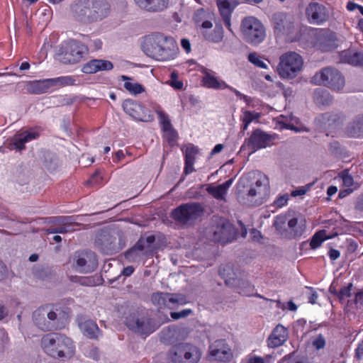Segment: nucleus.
I'll use <instances>...</instances> for the list:
<instances>
[{"instance_id": "1", "label": "nucleus", "mask_w": 363, "mask_h": 363, "mask_svg": "<svg viewBox=\"0 0 363 363\" xmlns=\"http://www.w3.org/2000/svg\"><path fill=\"white\" fill-rule=\"evenodd\" d=\"M141 48L147 56L160 62L174 60L179 54V47L174 39L160 33L144 37Z\"/></svg>"}, {"instance_id": "2", "label": "nucleus", "mask_w": 363, "mask_h": 363, "mask_svg": "<svg viewBox=\"0 0 363 363\" xmlns=\"http://www.w3.org/2000/svg\"><path fill=\"white\" fill-rule=\"evenodd\" d=\"M45 352L54 357L70 358L75 352L73 342L68 337L60 333H51L42 339Z\"/></svg>"}, {"instance_id": "3", "label": "nucleus", "mask_w": 363, "mask_h": 363, "mask_svg": "<svg viewBox=\"0 0 363 363\" xmlns=\"http://www.w3.org/2000/svg\"><path fill=\"white\" fill-rule=\"evenodd\" d=\"M274 225L283 237L289 239L301 237L306 230V220L300 215L277 216Z\"/></svg>"}, {"instance_id": "4", "label": "nucleus", "mask_w": 363, "mask_h": 363, "mask_svg": "<svg viewBox=\"0 0 363 363\" xmlns=\"http://www.w3.org/2000/svg\"><path fill=\"white\" fill-rule=\"evenodd\" d=\"M87 47L76 40L69 39L60 44L57 50L58 60L64 64H76L87 54Z\"/></svg>"}, {"instance_id": "5", "label": "nucleus", "mask_w": 363, "mask_h": 363, "mask_svg": "<svg viewBox=\"0 0 363 363\" xmlns=\"http://www.w3.org/2000/svg\"><path fill=\"white\" fill-rule=\"evenodd\" d=\"M303 60L295 52H288L281 55L277 65V72L281 78L292 79L302 71Z\"/></svg>"}, {"instance_id": "6", "label": "nucleus", "mask_w": 363, "mask_h": 363, "mask_svg": "<svg viewBox=\"0 0 363 363\" xmlns=\"http://www.w3.org/2000/svg\"><path fill=\"white\" fill-rule=\"evenodd\" d=\"M272 22L277 35H284L291 42L299 39L300 27L298 24L295 23L293 17L278 13L273 16Z\"/></svg>"}, {"instance_id": "7", "label": "nucleus", "mask_w": 363, "mask_h": 363, "mask_svg": "<svg viewBox=\"0 0 363 363\" xmlns=\"http://www.w3.org/2000/svg\"><path fill=\"white\" fill-rule=\"evenodd\" d=\"M249 177L255 179L247 191V199L252 205L259 206L264 203L268 196L269 180L266 175L253 172L249 174Z\"/></svg>"}, {"instance_id": "8", "label": "nucleus", "mask_w": 363, "mask_h": 363, "mask_svg": "<svg viewBox=\"0 0 363 363\" xmlns=\"http://www.w3.org/2000/svg\"><path fill=\"white\" fill-rule=\"evenodd\" d=\"M169 357L174 363H198L201 352L193 344L180 342L172 347Z\"/></svg>"}, {"instance_id": "9", "label": "nucleus", "mask_w": 363, "mask_h": 363, "mask_svg": "<svg viewBox=\"0 0 363 363\" xmlns=\"http://www.w3.org/2000/svg\"><path fill=\"white\" fill-rule=\"evenodd\" d=\"M241 30L245 40L252 44H259L265 38V30L262 23L255 17L245 18L241 23Z\"/></svg>"}, {"instance_id": "10", "label": "nucleus", "mask_w": 363, "mask_h": 363, "mask_svg": "<svg viewBox=\"0 0 363 363\" xmlns=\"http://www.w3.org/2000/svg\"><path fill=\"white\" fill-rule=\"evenodd\" d=\"M314 84L325 85L334 90H341L345 86V79L340 72L333 68L326 67L317 72L312 79Z\"/></svg>"}, {"instance_id": "11", "label": "nucleus", "mask_w": 363, "mask_h": 363, "mask_svg": "<svg viewBox=\"0 0 363 363\" xmlns=\"http://www.w3.org/2000/svg\"><path fill=\"white\" fill-rule=\"evenodd\" d=\"M33 321L35 324L43 330H50L59 328L57 323L60 318L50 306H43L33 312Z\"/></svg>"}, {"instance_id": "12", "label": "nucleus", "mask_w": 363, "mask_h": 363, "mask_svg": "<svg viewBox=\"0 0 363 363\" xmlns=\"http://www.w3.org/2000/svg\"><path fill=\"white\" fill-rule=\"evenodd\" d=\"M69 262L76 271L85 274L94 272L98 264L96 255L90 251L76 252Z\"/></svg>"}, {"instance_id": "13", "label": "nucleus", "mask_w": 363, "mask_h": 363, "mask_svg": "<svg viewBox=\"0 0 363 363\" xmlns=\"http://www.w3.org/2000/svg\"><path fill=\"white\" fill-rule=\"evenodd\" d=\"M203 212L201 204L196 203L181 205L172 212L173 218L183 223H188L199 217Z\"/></svg>"}, {"instance_id": "14", "label": "nucleus", "mask_w": 363, "mask_h": 363, "mask_svg": "<svg viewBox=\"0 0 363 363\" xmlns=\"http://www.w3.org/2000/svg\"><path fill=\"white\" fill-rule=\"evenodd\" d=\"M84 9H82L83 15L97 20L105 17L109 10V5L104 0H86Z\"/></svg>"}, {"instance_id": "15", "label": "nucleus", "mask_w": 363, "mask_h": 363, "mask_svg": "<svg viewBox=\"0 0 363 363\" xmlns=\"http://www.w3.org/2000/svg\"><path fill=\"white\" fill-rule=\"evenodd\" d=\"M123 108L126 113L136 120L145 122L153 120V116L150 111L133 100H125L123 103Z\"/></svg>"}, {"instance_id": "16", "label": "nucleus", "mask_w": 363, "mask_h": 363, "mask_svg": "<svg viewBox=\"0 0 363 363\" xmlns=\"http://www.w3.org/2000/svg\"><path fill=\"white\" fill-rule=\"evenodd\" d=\"M306 15L311 23L317 25L323 24L330 16L327 8L318 2H311L307 6Z\"/></svg>"}, {"instance_id": "17", "label": "nucleus", "mask_w": 363, "mask_h": 363, "mask_svg": "<svg viewBox=\"0 0 363 363\" xmlns=\"http://www.w3.org/2000/svg\"><path fill=\"white\" fill-rule=\"evenodd\" d=\"M125 324L130 329L141 334L152 333L155 329L149 318H140L135 313L130 314L126 318Z\"/></svg>"}, {"instance_id": "18", "label": "nucleus", "mask_w": 363, "mask_h": 363, "mask_svg": "<svg viewBox=\"0 0 363 363\" xmlns=\"http://www.w3.org/2000/svg\"><path fill=\"white\" fill-rule=\"evenodd\" d=\"M209 353L214 360L226 362L233 357V352L224 340H218L209 347Z\"/></svg>"}, {"instance_id": "19", "label": "nucleus", "mask_w": 363, "mask_h": 363, "mask_svg": "<svg viewBox=\"0 0 363 363\" xmlns=\"http://www.w3.org/2000/svg\"><path fill=\"white\" fill-rule=\"evenodd\" d=\"M274 137L259 129L253 131L248 140L247 145L253 152L271 145Z\"/></svg>"}, {"instance_id": "20", "label": "nucleus", "mask_w": 363, "mask_h": 363, "mask_svg": "<svg viewBox=\"0 0 363 363\" xmlns=\"http://www.w3.org/2000/svg\"><path fill=\"white\" fill-rule=\"evenodd\" d=\"M201 73L203 74L201 82L205 87L216 90H223L228 87L226 82L218 77L214 71L203 67Z\"/></svg>"}, {"instance_id": "21", "label": "nucleus", "mask_w": 363, "mask_h": 363, "mask_svg": "<svg viewBox=\"0 0 363 363\" xmlns=\"http://www.w3.org/2000/svg\"><path fill=\"white\" fill-rule=\"evenodd\" d=\"M39 137V133L34 129H30L16 134L11 139V145L18 151L25 148V144Z\"/></svg>"}, {"instance_id": "22", "label": "nucleus", "mask_w": 363, "mask_h": 363, "mask_svg": "<svg viewBox=\"0 0 363 363\" xmlns=\"http://www.w3.org/2000/svg\"><path fill=\"white\" fill-rule=\"evenodd\" d=\"M39 137V133L34 129H30L16 134L11 139V145L18 151L25 148V144Z\"/></svg>"}, {"instance_id": "23", "label": "nucleus", "mask_w": 363, "mask_h": 363, "mask_svg": "<svg viewBox=\"0 0 363 363\" xmlns=\"http://www.w3.org/2000/svg\"><path fill=\"white\" fill-rule=\"evenodd\" d=\"M156 112L162 125L164 138L167 140L169 143L172 144L177 139V132L173 128L168 116L162 111L160 108H157Z\"/></svg>"}, {"instance_id": "24", "label": "nucleus", "mask_w": 363, "mask_h": 363, "mask_svg": "<svg viewBox=\"0 0 363 363\" xmlns=\"http://www.w3.org/2000/svg\"><path fill=\"white\" fill-rule=\"evenodd\" d=\"M238 0H217V5L225 26L230 30V16L238 6Z\"/></svg>"}, {"instance_id": "25", "label": "nucleus", "mask_w": 363, "mask_h": 363, "mask_svg": "<svg viewBox=\"0 0 363 363\" xmlns=\"http://www.w3.org/2000/svg\"><path fill=\"white\" fill-rule=\"evenodd\" d=\"M277 122L281 129H290L296 133L308 130L307 128L300 123L299 120L293 115H281L277 118Z\"/></svg>"}, {"instance_id": "26", "label": "nucleus", "mask_w": 363, "mask_h": 363, "mask_svg": "<svg viewBox=\"0 0 363 363\" xmlns=\"http://www.w3.org/2000/svg\"><path fill=\"white\" fill-rule=\"evenodd\" d=\"M288 338V332L285 327L278 325L267 340L269 347L275 348L282 345Z\"/></svg>"}, {"instance_id": "27", "label": "nucleus", "mask_w": 363, "mask_h": 363, "mask_svg": "<svg viewBox=\"0 0 363 363\" xmlns=\"http://www.w3.org/2000/svg\"><path fill=\"white\" fill-rule=\"evenodd\" d=\"M134 1L140 9L150 12L162 11L169 4V0H134Z\"/></svg>"}, {"instance_id": "28", "label": "nucleus", "mask_w": 363, "mask_h": 363, "mask_svg": "<svg viewBox=\"0 0 363 363\" xmlns=\"http://www.w3.org/2000/svg\"><path fill=\"white\" fill-rule=\"evenodd\" d=\"M338 178L342 180V186L345 188L344 190L340 191L339 194L340 197H345L357 189L359 186L358 183L354 182L353 177L350 174L347 169L340 172Z\"/></svg>"}, {"instance_id": "29", "label": "nucleus", "mask_w": 363, "mask_h": 363, "mask_svg": "<svg viewBox=\"0 0 363 363\" xmlns=\"http://www.w3.org/2000/svg\"><path fill=\"white\" fill-rule=\"evenodd\" d=\"M113 65L110 61L103 60H92L86 63L82 70L86 74H93L99 71L111 70Z\"/></svg>"}, {"instance_id": "30", "label": "nucleus", "mask_w": 363, "mask_h": 363, "mask_svg": "<svg viewBox=\"0 0 363 363\" xmlns=\"http://www.w3.org/2000/svg\"><path fill=\"white\" fill-rule=\"evenodd\" d=\"M212 14L203 9L197 10L194 16V22L198 26L203 29L211 28L213 23L211 22Z\"/></svg>"}, {"instance_id": "31", "label": "nucleus", "mask_w": 363, "mask_h": 363, "mask_svg": "<svg viewBox=\"0 0 363 363\" xmlns=\"http://www.w3.org/2000/svg\"><path fill=\"white\" fill-rule=\"evenodd\" d=\"M79 326L82 333L89 338H97L99 336L100 330L98 325L91 320L79 322Z\"/></svg>"}, {"instance_id": "32", "label": "nucleus", "mask_w": 363, "mask_h": 363, "mask_svg": "<svg viewBox=\"0 0 363 363\" xmlns=\"http://www.w3.org/2000/svg\"><path fill=\"white\" fill-rule=\"evenodd\" d=\"M231 225L225 220H220V227L214 231V239L217 242H225L228 240L232 233Z\"/></svg>"}, {"instance_id": "33", "label": "nucleus", "mask_w": 363, "mask_h": 363, "mask_svg": "<svg viewBox=\"0 0 363 363\" xmlns=\"http://www.w3.org/2000/svg\"><path fill=\"white\" fill-rule=\"evenodd\" d=\"M51 87L50 79L30 82L26 85L28 91L35 94L45 93Z\"/></svg>"}, {"instance_id": "34", "label": "nucleus", "mask_w": 363, "mask_h": 363, "mask_svg": "<svg viewBox=\"0 0 363 363\" xmlns=\"http://www.w3.org/2000/svg\"><path fill=\"white\" fill-rule=\"evenodd\" d=\"M347 134L354 138H359L363 135V115L356 116L347 128Z\"/></svg>"}, {"instance_id": "35", "label": "nucleus", "mask_w": 363, "mask_h": 363, "mask_svg": "<svg viewBox=\"0 0 363 363\" xmlns=\"http://www.w3.org/2000/svg\"><path fill=\"white\" fill-rule=\"evenodd\" d=\"M341 59L343 62L354 66H363V52L344 51L341 55Z\"/></svg>"}, {"instance_id": "36", "label": "nucleus", "mask_w": 363, "mask_h": 363, "mask_svg": "<svg viewBox=\"0 0 363 363\" xmlns=\"http://www.w3.org/2000/svg\"><path fill=\"white\" fill-rule=\"evenodd\" d=\"M52 87H63L76 84L77 79L73 76H62L50 79Z\"/></svg>"}, {"instance_id": "37", "label": "nucleus", "mask_w": 363, "mask_h": 363, "mask_svg": "<svg viewBox=\"0 0 363 363\" xmlns=\"http://www.w3.org/2000/svg\"><path fill=\"white\" fill-rule=\"evenodd\" d=\"M152 301L160 308H169V294L162 292L155 293L152 296Z\"/></svg>"}, {"instance_id": "38", "label": "nucleus", "mask_w": 363, "mask_h": 363, "mask_svg": "<svg viewBox=\"0 0 363 363\" xmlns=\"http://www.w3.org/2000/svg\"><path fill=\"white\" fill-rule=\"evenodd\" d=\"M260 117V113L255 111H243L241 116V120L243 123L242 128L243 130H246L248 128L249 125L255 121H258Z\"/></svg>"}, {"instance_id": "39", "label": "nucleus", "mask_w": 363, "mask_h": 363, "mask_svg": "<svg viewBox=\"0 0 363 363\" xmlns=\"http://www.w3.org/2000/svg\"><path fill=\"white\" fill-rule=\"evenodd\" d=\"M122 79L125 80L124 87L132 94H139L145 91L144 87L140 84L135 82H131L129 78L126 76H122Z\"/></svg>"}, {"instance_id": "40", "label": "nucleus", "mask_w": 363, "mask_h": 363, "mask_svg": "<svg viewBox=\"0 0 363 363\" xmlns=\"http://www.w3.org/2000/svg\"><path fill=\"white\" fill-rule=\"evenodd\" d=\"M330 238H332V236L327 235L326 230H320L315 233L312 237L310 246L313 250L316 249L319 247L325 240Z\"/></svg>"}, {"instance_id": "41", "label": "nucleus", "mask_w": 363, "mask_h": 363, "mask_svg": "<svg viewBox=\"0 0 363 363\" xmlns=\"http://www.w3.org/2000/svg\"><path fill=\"white\" fill-rule=\"evenodd\" d=\"M206 191L213 198L218 200L225 199V196L227 194V192L220 184L217 186L210 185L207 187Z\"/></svg>"}, {"instance_id": "42", "label": "nucleus", "mask_w": 363, "mask_h": 363, "mask_svg": "<svg viewBox=\"0 0 363 363\" xmlns=\"http://www.w3.org/2000/svg\"><path fill=\"white\" fill-rule=\"evenodd\" d=\"M248 60L253 64L255 66L262 68L267 69L268 65L266 62V60L262 56L259 55L255 52H252L248 55Z\"/></svg>"}, {"instance_id": "43", "label": "nucleus", "mask_w": 363, "mask_h": 363, "mask_svg": "<svg viewBox=\"0 0 363 363\" xmlns=\"http://www.w3.org/2000/svg\"><path fill=\"white\" fill-rule=\"evenodd\" d=\"M188 302L186 297L181 294H169V308L182 306Z\"/></svg>"}, {"instance_id": "44", "label": "nucleus", "mask_w": 363, "mask_h": 363, "mask_svg": "<svg viewBox=\"0 0 363 363\" xmlns=\"http://www.w3.org/2000/svg\"><path fill=\"white\" fill-rule=\"evenodd\" d=\"M206 39L208 40L219 43L223 40V28L219 26H216L212 34H206L203 33Z\"/></svg>"}, {"instance_id": "45", "label": "nucleus", "mask_w": 363, "mask_h": 363, "mask_svg": "<svg viewBox=\"0 0 363 363\" xmlns=\"http://www.w3.org/2000/svg\"><path fill=\"white\" fill-rule=\"evenodd\" d=\"M62 223L63 225L57 227V233L64 234L67 232L74 230V228H72V225L74 223L73 219L72 217L62 218Z\"/></svg>"}, {"instance_id": "46", "label": "nucleus", "mask_w": 363, "mask_h": 363, "mask_svg": "<svg viewBox=\"0 0 363 363\" xmlns=\"http://www.w3.org/2000/svg\"><path fill=\"white\" fill-rule=\"evenodd\" d=\"M320 40H328L329 43L325 47L323 46L322 49L324 50H329L331 48H333L336 46V43L335 41V35L333 33H332L330 31H324L323 32V34L321 35V37L320 38Z\"/></svg>"}, {"instance_id": "47", "label": "nucleus", "mask_w": 363, "mask_h": 363, "mask_svg": "<svg viewBox=\"0 0 363 363\" xmlns=\"http://www.w3.org/2000/svg\"><path fill=\"white\" fill-rule=\"evenodd\" d=\"M198 148L192 144H189L185 149V160L191 164V161L194 162L195 156L198 153Z\"/></svg>"}, {"instance_id": "48", "label": "nucleus", "mask_w": 363, "mask_h": 363, "mask_svg": "<svg viewBox=\"0 0 363 363\" xmlns=\"http://www.w3.org/2000/svg\"><path fill=\"white\" fill-rule=\"evenodd\" d=\"M315 100L317 103L326 104L329 102V94L327 91H322L320 89H316L315 91Z\"/></svg>"}, {"instance_id": "49", "label": "nucleus", "mask_w": 363, "mask_h": 363, "mask_svg": "<svg viewBox=\"0 0 363 363\" xmlns=\"http://www.w3.org/2000/svg\"><path fill=\"white\" fill-rule=\"evenodd\" d=\"M270 359V356L266 355L264 357L257 356L254 354H250L247 357L246 363H267Z\"/></svg>"}, {"instance_id": "50", "label": "nucleus", "mask_w": 363, "mask_h": 363, "mask_svg": "<svg viewBox=\"0 0 363 363\" xmlns=\"http://www.w3.org/2000/svg\"><path fill=\"white\" fill-rule=\"evenodd\" d=\"M352 287V284L350 283L347 286L342 288L337 294L338 298L342 301L345 298L350 296Z\"/></svg>"}, {"instance_id": "51", "label": "nucleus", "mask_w": 363, "mask_h": 363, "mask_svg": "<svg viewBox=\"0 0 363 363\" xmlns=\"http://www.w3.org/2000/svg\"><path fill=\"white\" fill-rule=\"evenodd\" d=\"M192 313L191 309H184L179 312H171L170 315L174 320H177L189 316Z\"/></svg>"}, {"instance_id": "52", "label": "nucleus", "mask_w": 363, "mask_h": 363, "mask_svg": "<svg viewBox=\"0 0 363 363\" xmlns=\"http://www.w3.org/2000/svg\"><path fill=\"white\" fill-rule=\"evenodd\" d=\"M101 282V279L99 277H85L83 279L82 284L86 286H95L99 285Z\"/></svg>"}, {"instance_id": "53", "label": "nucleus", "mask_w": 363, "mask_h": 363, "mask_svg": "<svg viewBox=\"0 0 363 363\" xmlns=\"http://www.w3.org/2000/svg\"><path fill=\"white\" fill-rule=\"evenodd\" d=\"M102 177L99 172H96L87 181V184L90 186H97L101 184Z\"/></svg>"}, {"instance_id": "54", "label": "nucleus", "mask_w": 363, "mask_h": 363, "mask_svg": "<svg viewBox=\"0 0 363 363\" xmlns=\"http://www.w3.org/2000/svg\"><path fill=\"white\" fill-rule=\"evenodd\" d=\"M143 250V247L139 245V244H137L135 245V247H133L131 250H130L129 251H128L126 252V257L128 259H134V256H138V253L139 252H141Z\"/></svg>"}, {"instance_id": "55", "label": "nucleus", "mask_w": 363, "mask_h": 363, "mask_svg": "<svg viewBox=\"0 0 363 363\" xmlns=\"http://www.w3.org/2000/svg\"><path fill=\"white\" fill-rule=\"evenodd\" d=\"M289 196L286 194L280 196L274 201V205L277 208H282L286 205Z\"/></svg>"}, {"instance_id": "56", "label": "nucleus", "mask_w": 363, "mask_h": 363, "mask_svg": "<svg viewBox=\"0 0 363 363\" xmlns=\"http://www.w3.org/2000/svg\"><path fill=\"white\" fill-rule=\"evenodd\" d=\"M175 330H172V329H168L167 330H164L163 335L162 339L165 342L172 343V337L174 335Z\"/></svg>"}, {"instance_id": "57", "label": "nucleus", "mask_w": 363, "mask_h": 363, "mask_svg": "<svg viewBox=\"0 0 363 363\" xmlns=\"http://www.w3.org/2000/svg\"><path fill=\"white\" fill-rule=\"evenodd\" d=\"M313 345L318 350L323 348L325 345V339L322 335H319L315 340H313Z\"/></svg>"}, {"instance_id": "58", "label": "nucleus", "mask_w": 363, "mask_h": 363, "mask_svg": "<svg viewBox=\"0 0 363 363\" xmlns=\"http://www.w3.org/2000/svg\"><path fill=\"white\" fill-rule=\"evenodd\" d=\"M169 84L174 89L180 90L183 88L184 84L182 81L177 79L170 80Z\"/></svg>"}, {"instance_id": "59", "label": "nucleus", "mask_w": 363, "mask_h": 363, "mask_svg": "<svg viewBox=\"0 0 363 363\" xmlns=\"http://www.w3.org/2000/svg\"><path fill=\"white\" fill-rule=\"evenodd\" d=\"M8 272V269L5 264L0 260V280L6 277Z\"/></svg>"}, {"instance_id": "60", "label": "nucleus", "mask_w": 363, "mask_h": 363, "mask_svg": "<svg viewBox=\"0 0 363 363\" xmlns=\"http://www.w3.org/2000/svg\"><path fill=\"white\" fill-rule=\"evenodd\" d=\"M181 45L182 48L186 51V52L189 53L191 51V43L189 40L186 38H183L181 40Z\"/></svg>"}, {"instance_id": "61", "label": "nucleus", "mask_w": 363, "mask_h": 363, "mask_svg": "<svg viewBox=\"0 0 363 363\" xmlns=\"http://www.w3.org/2000/svg\"><path fill=\"white\" fill-rule=\"evenodd\" d=\"M340 253L338 250L335 249H330L328 252V256L331 260H335L339 258Z\"/></svg>"}, {"instance_id": "62", "label": "nucleus", "mask_w": 363, "mask_h": 363, "mask_svg": "<svg viewBox=\"0 0 363 363\" xmlns=\"http://www.w3.org/2000/svg\"><path fill=\"white\" fill-rule=\"evenodd\" d=\"M225 89H227L230 90V91L233 92L238 97L242 98L246 101H247V96L243 95L240 91H239L238 90L235 89V88H233V87H232V86L228 85V87H226Z\"/></svg>"}, {"instance_id": "63", "label": "nucleus", "mask_w": 363, "mask_h": 363, "mask_svg": "<svg viewBox=\"0 0 363 363\" xmlns=\"http://www.w3.org/2000/svg\"><path fill=\"white\" fill-rule=\"evenodd\" d=\"M194 162H192L191 161V164L188 162V160H185V167H184V172L186 174H189L191 172H194Z\"/></svg>"}, {"instance_id": "64", "label": "nucleus", "mask_w": 363, "mask_h": 363, "mask_svg": "<svg viewBox=\"0 0 363 363\" xmlns=\"http://www.w3.org/2000/svg\"><path fill=\"white\" fill-rule=\"evenodd\" d=\"M356 354L358 358H361L363 357V341L359 345L358 347L356 350Z\"/></svg>"}]
</instances>
